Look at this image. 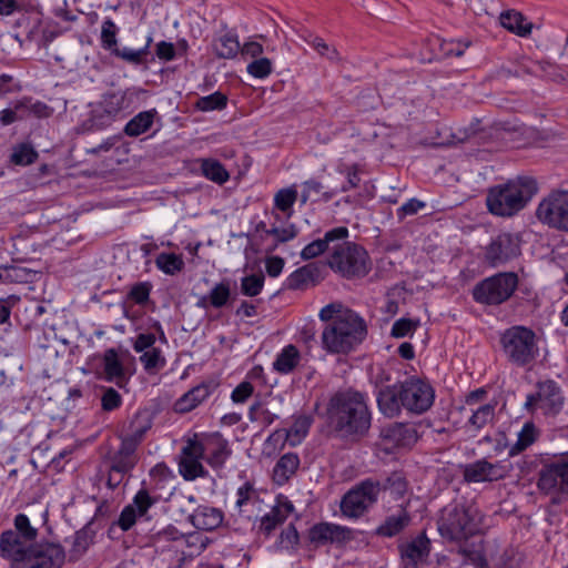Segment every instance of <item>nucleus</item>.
<instances>
[{
  "mask_svg": "<svg viewBox=\"0 0 568 568\" xmlns=\"http://www.w3.org/2000/svg\"><path fill=\"white\" fill-rule=\"evenodd\" d=\"M348 237V229L345 226L334 227L324 234L323 239H317L307 244L301 252L304 261L315 258L327 250H332L335 242L344 241Z\"/></svg>",
  "mask_w": 568,
  "mask_h": 568,
  "instance_id": "4be33fe9",
  "label": "nucleus"
},
{
  "mask_svg": "<svg viewBox=\"0 0 568 568\" xmlns=\"http://www.w3.org/2000/svg\"><path fill=\"white\" fill-rule=\"evenodd\" d=\"M119 28L110 18L104 19L101 26V47L111 53L118 48Z\"/></svg>",
  "mask_w": 568,
  "mask_h": 568,
  "instance_id": "8fccbe9b",
  "label": "nucleus"
},
{
  "mask_svg": "<svg viewBox=\"0 0 568 568\" xmlns=\"http://www.w3.org/2000/svg\"><path fill=\"white\" fill-rule=\"evenodd\" d=\"M152 43V37H149L146 39V43L141 49H132L128 47L123 48H116L112 54L123 61H125L129 64L132 65H140L146 62V58L150 53V45Z\"/></svg>",
  "mask_w": 568,
  "mask_h": 568,
  "instance_id": "ea45409f",
  "label": "nucleus"
},
{
  "mask_svg": "<svg viewBox=\"0 0 568 568\" xmlns=\"http://www.w3.org/2000/svg\"><path fill=\"white\" fill-rule=\"evenodd\" d=\"M327 264L335 273L347 280L364 277L372 267L366 250L353 242L334 244Z\"/></svg>",
  "mask_w": 568,
  "mask_h": 568,
  "instance_id": "0eeeda50",
  "label": "nucleus"
},
{
  "mask_svg": "<svg viewBox=\"0 0 568 568\" xmlns=\"http://www.w3.org/2000/svg\"><path fill=\"white\" fill-rule=\"evenodd\" d=\"M215 54L222 59H233L240 52L241 45L235 34H224L213 44Z\"/></svg>",
  "mask_w": 568,
  "mask_h": 568,
  "instance_id": "37998d69",
  "label": "nucleus"
},
{
  "mask_svg": "<svg viewBox=\"0 0 568 568\" xmlns=\"http://www.w3.org/2000/svg\"><path fill=\"white\" fill-rule=\"evenodd\" d=\"M327 322L322 332L323 348L333 354H346L359 345L367 334L364 320L341 303L324 306L318 314Z\"/></svg>",
  "mask_w": 568,
  "mask_h": 568,
  "instance_id": "f257e3e1",
  "label": "nucleus"
},
{
  "mask_svg": "<svg viewBox=\"0 0 568 568\" xmlns=\"http://www.w3.org/2000/svg\"><path fill=\"white\" fill-rule=\"evenodd\" d=\"M38 159V152L30 143H19L13 146L10 161L16 165H30Z\"/></svg>",
  "mask_w": 568,
  "mask_h": 568,
  "instance_id": "49530a36",
  "label": "nucleus"
},
{
  "mask_svg": "<svg viewBox=\"0 0 568 568\" xmlns=\"http://www.w3.org/2000/svg\"><path fill=\"white\" fill-rule=\"evenodd\" d=\"M517 286V274L498 273L477 283L473 290V297L479 304L499 305L510 298Z\"/></svg>",
  "mask_w": 568,
  "mask_h": 568,
  "instance_id": "6e6552de",
  "label": "nucleus"
},
{
  "mask_svg": "<svg viewBox=\"0 0 568 568\" xmlns=\"http://www.w3.org/2000/svg\"><path fill=\"white\" fill-rule=\"evenodd\" d=\"M403 568H420L427 564L430 554V540L425 532L399 546Z\"/></svg>",
  "mask_w": 568,
  "mask_h": 568,
  "instance_id": "6ab92c4d",
  "label": "nucleus"
},
{
  "mask_svg": "<svg viewBox=\"0 0 568 568\" xmlns=\"http://www.w3.org/2000/svg\"><path fill=\"white\" fill-rule=\"evenodd\" d=\"M410 521L409 514L402 509L397 514L388 516L376 529V534L382 537H393L400 532Z\"/></svg>",
  "mask_w": 568,
  "mask_h": 568,
  "instance_id": "72a5a7b5",
  "label": "nucleus"
},
{
  "mask_svg": "<svg viewBox=\"0 0 568 568\" xmlns=\"http://www.w3.org/2000/svg\"><path fill=\"white\" fill-rule=\"evenodd\" d=\"M138 518H140L138 513L130 505H126L120 514L118 525L122 530L126 531L133 527Z\"/></svg>",
  "mask_w": 568,
  "mask_h": 568,
  "instance_id": "774afa93",
  "label": "nucleus"
},
{
  "mask_svg": "<svg viewBox=\"0 0 568 568\" xmlns=\"http://www.w3.org/2000/svg\"><path fill=\"white\" fill-rule=\"evenodd\" d=\"M200 171L207 180L222 185L230 179V174L224 165L215 159H199Z\"/></svg>",
  "mask_w": 568,
  "mask_h": 568,
  "instance_id": "f704fd0d",
  "label": "nucleus"
},
{
  "mask_svg": "<svg viewBox=\"0 0 568 568\" xmlns=\"http://www.w3.org/2000/svg\"><path fill=\"white\" fill-rule=\"evenodd\" d=\"M230 297V284L223 281L215 284L212 290L201 298L200 304L204 307L212 306L214 308H222L227 304Z\"/></svg>",
  "mask_w": 568,
  "mask_h": 568,
  "instance_id": "c9c22d12",
  "label": "nucleus"
},
{
  "mask_svg": "<svg viewBox=\"0 0 568 568\" xmlns=\"http://www.w3.org/2000/svg\"><path fill=\"white\" fill-rule=\"evenodd\" d=\"M483 515L473 503H457L444 507L437 520L439 535L449 541H462L480 531Z\"/></svg>",
  "mask_w": 568,
  "mask_h": 568,
  "instance_id": "39448f33",
  "label": "nucleus"
},
{
  "mask_svg": "<svg viewBox=\"0 0 568 568\" xmlns=\"http://www.w3.org/2000/svg\"><path fill=\"white\" fill-rule=\"evenodd\" d=\"M296 200L297 191L294 187L282 189L274 196V206L290 219Z\"/></svg>",
  "mask_w": 568,
  "mask_h": 568,
  "instance_id": "3c124183",
  "label": "nucleus"
},
{
  "mask_svg": "<svg viewBox=\"0 0 568 568\" xmlns=\"http://www.w3.org/2000/svg\"><path fill=\"white\" fill-rule=\"evenodd\" d=\"M129 359L126 351L108 348L102 356L103 378L122 387L129 379L125 363Z\"/></svg>",
  "mask_w": 568,
  "mask_h": 568,
  "instance_id": "a211bd4d",
  "label": "nucleus"
},
{
  "mask_svg": "<svg viewBox=\"0 0 568 568\" xmlns=\"http://www.w3.org/2000/svg\"><path fill=\"white\" fill-rule=\"evenodd\" d=\"M300 359L301 355L298 349L294 345H287L277 355L273 367L281 374H288L297 366Z\"/></svg>",
  "mask_w": 568,
  "mask_h": 568,
  "instance_id": "a19ab883",
  "label": "nucleus"
},
{
  "mask_svg": "<svg viewBox=\"0 0 568 568\" xmlns=\"http://www.w3.org/2000/svg\"><path fill=\"white\" fill-rule=\"evenodd\" d=\"M381 438L387 448L410 447L417 442V432L410 425L394 423L382 428Z\"/></svg>",
  "mask_w": 568,
  "mask_h": 568,
  "instance_id": "412c9836",
  "label": "nucleus"
},
{
  "mask_svg": "<svg viewBox=\"0 0 568 568\" xmlns=\"http://www.w3.org/2000/svg\"><path fill=\"white\" fill-rule=\"evenodd\" d=\"M402 398L403 393L400 384L382 388L377 396V404L381 413L389 418L398 416L402 408H404L402 405Z\"/></svg>",
  "mask_w": 568,
  "mask_h": 568,
  "instance_id": "a878e982",
  "label": "nucleus"
},
{
  "mask_svg": "<svg viewBox=\"0 0 568 568\" xmlns=\"http://www.w3.org/2000/svg\"><path fill=\"white\" fill-rule=\"evenodd\" d=\"M520 254V241L517 235L501 233L486 247L485 258L491 266H499Z\"/></svg>",
  "mask_w": 568,
  "mask_h": 568,
  "instance_id": "f3484780",
  "label": "nucleus"
},
{
  "mask_svg": "<svg viewBox=\"0 0 568 568\" xmlns=\"http://www.w3.org/2000/svg\"><path fill=\"white\" fill-rule=\"evenodd\" d=\"M264 286V275L260 274H251L242 278L241 281V291L245 296H256L258 295Z\"/></svg>",
  "mask_w": 568,
  "mask_h": 568,
  "instance_id": "4d7b16f0",
  "label": "nucleus"
},
{
  "mask_svg": "<svg viewBox=\"0 0 568 568\" xmlns=\"http://www.w3.org/2000/svg\"><path fill=\"white\" fill-rule=\"evenodd\" d=\"M227 104V98L221 92H214L210 95L201 97L195 108L203 112H210L215 110H223Z\"/></svg>",
  "mask_w": 568,
  "mask_h": 568,
  "instance_id": "864d4df0",
  "label": "nucleus"
},
{
  "mask_svg": "<svg viewBox=\"0 0 568 568\" xmlns=\"http://www.w3.org/2000/svg\"><path fill=\"white\" fill-rule=\"evenodd\" d=\"M256 497L254 487L251 483L246 481L236 490L235 506L239 511H243L244 507L248 505Z\"/></svg>",
  "mask_w": 568,
  "mask_h": 568,
  "instance_id": "052dcab7",
  "label": "nucleus"
},
{
  "mask_svg": "<svg viewBox=\"0 0 568 568\" xmlns=\"http://www.w3.org/2000/svg\"><path fill=\"white\" fill-rule=\"evenodd\" d=\"M537 191L538 186L534 179L520 176L489 189L486 197L487 207L494 215L509 217L521 211Z\"/></svg>",
  "mask_w": 568,
  "mask_h": 568,
  "instance_id": "20e7f679",
  "label": "nucleus"
},
{
  "mask_svg": "<svg viewBox=\"0 0 568 568\" xmlns=\"http://www.w3.org/2000/svg\"><path fill=\"white\" fill-rule=\"evenodd\" d=\"M122 405V397L118 390L112 387L103 388L101 396V406L105 412H112Z\"/></svg>",
  "mask_w": 568,
  "mask_h": 568,
  "instance_id": "bf43d9fd",
  "label": "nucleus"
},
{
  "mask_svg": "<svg viewBox=\"0 0 568 568\" xmlns=\"http://www.w3.org/2000/svg\"><path fill=\"white\" fill-rule=\"evenodd\" d=\"M213 388L210 384H200L183 396L174 404V409L179 413H189L203 403L212 393Z\"/></svg>",
  "mask_w": 568,
  "mask_h": 568,
  "instance_id": "7c9ffc66",
  "label": "nucleus"
},
{
  "mask_svg": "<svg viewBox=\"0 0 568 568\" xmlns=\"http://www.w3.org/2000/svg\"><path fill=\"white\" fill-rule=\"evenodd\" d=\"M326 414L329 425L345 436H363L371 427L367 397L354 389L335 393L328 402Z\"/></svg>",
  "mask_w": 568,
  "mask_h": 568,
  "instance_id": "7ed1b4c3",
  "label": "nucleus"
},
{
  "mask_svg": "<svg viewBox=\"0 0 568 568\" xmlns=\"http://www.w3.org/2000/svg\"><path fill=\"white\" fill-rule=\"evenodd\" d=\"M190 521L196 529L213 530L223 521L222 511L210 506H199L190 516Z\"/></svg>",
  "mask_w": 568,
  "mask_h": 568,
  "instance_id": "c756f323",
  "label": "nucleus"
},
{
  "mask_svg": "<svg viewBox=\"0 0 568 568\" xmlns=\"http://www.w3.org/2000/svg\"><path fill=\"white\" fill-rule=\"evenodd\" d=\"M34 540H24L19 532H2L0 550L10 560L11 568H61L65 560L64 549L58 544L32 545Z\"/></svg>",
  "mask_w": 568,
  "mask_h": 568,
  "instance_id": "f03ea898",
  "label": "nucleus"
},
{
  "mask_svg": "<svg viewBox=\"0 0 568 568\" xmlns=\"http://www.w3.org/2000/svg\"><path fill=\"white\" fill-rule=\"evenodd\" d=\"M505 475L503 466L493 464L485 458L463 466V478L466 483H485L501 479Z\"/></svg>",
  "mask_w": 568,
  "mask_h": 568,
  "instance_id": "aec40b11",
  "label": "nucleus"
},
{
  "mask_svg": "<svg viewBox=\"0 0 568 568\" xmlns=\"http://www.w3.org/2000/svg\"><path fill=\"white\" fill-rule=\"evenodd\" d=\"M266 235L273 236L275 240L274 248L280 243H286L294 240L298 235V229L295 224L290 223L283 227L272 225L271 229L265 231Z\"/></svg>",
  "mask_w": 568,
  "mask_h": 568,
  "instance_id": "5fc2aeb1",
  "label": "nucleus"
},
{
  "mask_svg": "<svg viewBox=\"0 0 568 568\" xmlns=\"http://www.w3.org/2000/svg\"><path fill=\"white\" fill-rule=\"evenodd\" d=\"M13 27L19 30L16 34L17 39L21 36L38 45H47L57 37L51 28V21L44 18L40 8L34 6L27 7L14 21Z\"/></svg>",
  "mask_w": 568,
  "mask_h": 568,
  "instance_id": "1a4fd4ad",
  "label": "nucleus"
},
{
  "mask_svg": "<svg viewBox=\"0 0 568 568\" xmlns=\"http://www.w3.org/2000/svg\"><path fill=\"white\" fill-rule=\"evenodd\" d=\"M496 403H486L476 408H471V415L468 418L467 425L475 430H480L488 424L493 423L495 418Z\"/></svg>",
  "mask_w": 568,
  "mask_h": 568,
  "instance_id": "58836bf2",
  "label": "nucleus"
},
{
  "mask_svg": "<svg viewBox=\"0 0 568 568\" xmlns=\"http://www.w3.org/2000/svg\"><path fill=\"white\" fill-rule=\"evenodd\" d=\"M174 478L173 473L165 464H156L150 470V489L162 490Z\"/></svg>",
  "mask_w": 568,
  "mask_h": 568,
  "instance_id": "09e8293b",
  "label": "nucleus"
},
{
  "mask_svg": "<svg viewBox=\"0 0 568 568\" xmlns=\"http://www.w3.org/2000/svg\"><path fill=\"white\" fill-rule=\"evenodd\" d=\"M300 466V458L295 453L284 454L273 468V479L277 485L286 484L296 473Z\"/></svg>",
  "mask_w": 568,
  "mask_h": 568,
  "instance_id": "2f4dec72",
  "label": "nucleus"
},
{
  "mask_svg": "<svg viewBox=\"0 0 568 568\" xmlns=\"http://www.w3.org/2000/svg\"><path fill=\"white\" fill-rule=\"evenodd\" d=\"M254 393V386L247 381L241 382L231 393V400L239 405L244 404Z\"/></svg>",
  "mask_w": 568,
  "mask_h": 568,
  "instance_id": "680f3d73",
  "label": "nucleus"
},
{
  "mask_svg": "<svg viewBox=\"0 0 568 568\" xmlns=\"http://www.w3.org/2000/svg\"><path fill=\"white\" fill-rule=\"evenodd\" d=\"M403 398L402 405L413 414H423L428 410L435 398L433 387L418 378H409L400 383Z\"/></svg>",
  "mask_w": 568,
  "mask_h": 568,
  "instance_id": "ddd939ff",
  "label": "nucleus"
},
{
  "mask_svg": "<svg viewBox=\"0 0 568 568\" xmlns=\"http://www.w3.org/2000/svg\"><path fill=\"white\" fill-rule=\"evenodd\" d=\"M536 217L550 229L568 233V191H551L539 202Z\"/></svg>",
  "mask_w": 568,
  "mask_h": 568,
  "instance_id": "9b49d317",
  "label": "nucleus"
},
{
  "mask_svg": "<svg viewBox=\"0 0 568 568\" xmlns=\"http://www.w3.org/2000/svg\"><path fill=\"white\" fill-rule=\"evenodd\" d=\"M416 326L417 323L413 322L412 320L399 318L393 324L392 336L396 338L405 337L412 334L415 331Z\"/></svg>",
  "mask_w": 568,
  "mask_h": 568,
  "instance_id": "69168bd1",
  "label": "nucleus"
},
{
  "mask_svg": "<svg viewBox=\"0 0 568 568\" xmlns=\"http://www.w3.org/2000/svg\"><path fill=\"white\" fill-rule=\"evenodd\" d=\"M499 22L506 30L521 38L529 37L534 28V24L516 10L503 11L499 16Z\"/></svg>",
  "mask_w": 568,
  "mask_h": 568,
  "instance_id": "c85d7f7f",
  "label": "nucleus"
},
{
  "mask_svg": "<svg viewBox=\"0 0 568 568\" xmlns=\"http://www.w3.org/2000/svg\"><path fill=\"white\" fill-rule=\"evenodd\" d=\"M160 499V496H152L146 488H141L131 504H129L140 517L146 515L148 510Z\"/></svg>",
  "mask_w": 568,
  "mask_h": 568,
  "instance_id": "603ef678",
  "label": "nucleus"
},
{
  "mask_svg": "<svg viewBox=\"0 0 568 568\" xmlns=\"http://www.w3.org/2000/svg\"><path fill=\"white\" fill-rule=\"evenodd\" d=\"M209 445L213 447L210 456L207 457L209 465L213 468L222 467L231 455L227 442L222 438L221 435L214 434L210 436Z\"/></svg>",
  "mask_w": 568,
  "mask_h": 568,
  "instance_id": "e433bc0d",
  "label": "nucleus"
},
{
  "mask_svg": "<svg viewBox=\"0 0 568 568\" xmlns=\"http://www.w3.org/2000/svg\"><path fill=\"white\" fill-rule=\"evenodd\" d=\"M321 268L315 263L306 264L295 270L288 277L286 286L290 290H304L320 282Z\"/></svg>",
  "mask_w": 568,
  "mask_h": 568,
  "instance_id": "cd10ccee",
  "label": "nucleus"
},
{
  "mask_svg": "<svg viewBox=\"0 0 568 568\" xmlns=\"http://www.w3.org/2000/svg\"><path fill=\"white\" fill-rule=\"evenodd\" d=\"M205 447L197 440L196 435L190 438L182 448L179 470L185 480H194L197 477H204L206 471L201 463L204 456Z\"/></svg>",
  "mask_w": 568,
  "mask_h": 568,
  "instance_id": "dca6fc26",
  "label": "nucleus"
},
{
  "mask_svg": "<svg viewBox=\"0 0 568 568\" xmlns=\"http://www.w3.org/2000/svg\"><path fill=\"white\" fill-rule=\"evenodd\" d=\"M155 265L168 275H174L184 268L182 255L175 253H160L155 258Z\"/></svg>",
  "mask_w": 568,
  "mask_h": 568,
  "instance_id": "a18cd8bd",
  "label": "nucleus"
},
{
  "mask_svg": "<svg viewBox=\"0 0 568 568\" xmlns=\"http://www.w3.org/2000/svg\"><path fill=\"white\" fill-rule=\"evenodd\" d=\"M537 485L545 494L568 496V455L546 464L539 473Z\"/></svg>",
  "mask_w": 568,
  "mask_h": 568,
  "instance_id": "4468645a",
  "label": "nucleus"
},
{
  "mask_svg": "<svg viewBox=\"0 0 568 568\" xmlns=\"http://www.w3.org/2000/svg\"><path fill=\"white\" fill-rule=\"evenodd\" d=\"M156 115L158 111L155 109L138 113L125 124L123 130L124 134L136 138L148 132L152 128Z\"/></svg>",
  "mask_w": 568,
  "mask_h": 568,
  "instance_id": "473e14b6",
  "label": "nucleus"
},
{
  "mask_svg": "<svg viewBox=\"0 0 568 568\" xmlns=\"http://www.w3.org/2000/svg\"><path fill=\"white\" fill-rule=\"evenodd\" d=\"M312 424V416H296L294 418L292 426L288 429L274 432L268 436L266 444H270L271 442H277L285 437V440H287L291 446L300 445L303 442V439L307 436Z\"/></svg>",
  "mask_w": 568,
  "mask_h": 568,
  "instance_id": "b1692460",
  "label": "nucleus"
},
{
  "mask_svg": "<svg viewBox=\"0 0 568 568\" xmlns=\"http://www.w3.org/2000/svg\"><path fill=\"white\" fill-rule=\"evenodd\" d=\"M118 116H115L111 111L103 105V101L101 100L95 109L92 110L91 116L89 119L90 128L94 130H103L110 126Z\"/></svg>",
  "mask_w": 568,
  "mask_h": 568,
  "instance_id": "de8ad7c7",
  "label": "nucleus"
},
{
  "mask_svg": "<svg viewBox=\"0 0 568 568\" xmlns=\"http://www.w3.org/2000/svg\"><path fill=\"white\" fill-rule=\"evenodd\" d=\"M145 95L146 91L144 89L130 87L124 90L108 92L103 94L101 100L103 105L119 119L138 109Z\"/></svg>",
  "mask_w": 568,
  "mask_h": 568,
  "instance_id": "2eb2a0df",
  "label": "nucleus"
},
{
  "mask_svg": "<svg viewBox=\"0 0 568 568\" xmlns=\"http://www.w3.org/2000/svg\"><path fill=\"white\" fill-rule=\"evenodd\" d=\"M246 72L255 79H265L273 72V62L265 57L252 60L246 65Z\"/></svg>",
  "mask_w": 568,
  "mask_h": 568,
  "instance_id": "6e6d98bb",
  "label": "nucleus"
},
{
  "mask_svg": "<svg viewBox=\"0 0 568 568\" xmlns=\"http://www.w3.org/2000/svg\"><path fill=\"white\" fill-rule=\"evenodd\" d=\"M500 344L507 361L518 367L531 365L539 356L536 333L526 326L515 325L505 329Z\"/></svg>",
  "mask_w": 568,
  "mask_h": 568,
  "instance_id": "423d86ee",
  "label": "nucleus"
},
{
  "mask_svg": "<svg viewBox=\"0 0 568 568\" xmlns=\"http://www.w3.org/2000/svg\"><path fill=\"white\" fill-rule=\"evenodd\" d=\"M539 430L531 422H526L518 433L516 443L509 448V456H516L531 446L538 438Z\"/></svg>",
  "mask_w": 568,
  "mask_h": 568,
  "instance_id": "4c0bfd02",
  "label": "nucleus"
},
{
  "mask_svg": "<svg viewBox=\"0 0 568 568\" xmlns=\"http://www.w3.org/2000/svg\"><path fill=\"white\" fill-rule=\"evenodd\" d=\"M14 532H19L24 540H36L37 529L30 525L29 518L24 514H19L14 518Z\"/></svg>",
  "mask_w": 568,
  "mask_h": 568,
  "instance_id": "13d9d810",
  "label": "nucleus"
},
{
  "mask_svg": "<svg viewBox=\"0 0 568 568\" xmlns=\"http://www.w3.org/2000/svg\"><path fill=\"white\" fill-rule=\"evenodd\" d=\"M27 8L24 0H0V16L10 17L14 13H22Z\"/></svg>",
  "mask_w": 568,
  "mask_h": 568,
  "instance_id": "338daca9",
  "label": "nucleus"
},
{
  "mask_svg": "<svg viewBox=\"0 0 568 568\" xmlns=\"http://www.w3.org/2000/svg\"><path fill=\"white\" fill-rule=\"evenodd\" d=\"M564 406V395L554 381L538 383L537 390L527 395L525 408L544 415H556Z\"/></svg>",
  "mask_w": 568,
  "mask_h": 568,
  "instance_id": "f8f14e48",
  "label": "nucleus"
},
{
  "mask_svg": "<svg viewBox=\"0 0 568 568\" xmlns=\"http://www.w3.org/2000/svg\"><path fill=\"white\" fill-rule=\"evenodd\" d=\"M349 538V528L331 523L317 524L310 530V540L316 545L343 542Z\"/></svg>",
  "mask_w": 568,
  "mask_h": 568,
  "instance_id": "5701e85b",
  "label": "nucleus"
},
{
  "mask_svg": "<svg viewBox=\"0 0 568 568\" xmlns=\"http://www.w3.org/2000/svg\"><path fill=\"white\" fill-rule=\"evenodd\" d=\"M140 362L144 371L150 375L158 374L166 364L162 351L155 346L148 349L146 352H142Z\"/></svg>",
  "mask_w": 568,
  "mask_h": 568,
  "instance_id": "c03bdc74",
  "label": "nucleus"
},
{
  "mask_svg": "<svg viewBox=\"0 0 568 568\" xmlns=\"http://www.w3.org/2000/svg\"><path fill=\"white\" fill-rule=\"evenodd\" d=\"M381 484L366 479L349 489L341 501L342 514L352 519L362 517L378 499Z\"/></svg>",
  "mask_w": 568,
  "mask_h": 568,
  "instance_id": "9d476101",
  "label": "nucleus"
},
{
  "mask_svg": "<svg viewBox=\"0 0 568 568\" xmlns=\"http://www.w3.org/2000/svg\"><path fill=\"white\" fill-rule=\"evenodd\" d=\"M300 540L298 532L294 525H288L280 535L278 546L282 549H292L294 548Z\"/></svg>",
  "mask_w": 568,
  "mask_h": 568,
  "instance_id": "0e129e2a",
  "label": "nucleus"
},
{
  "mask_svg": "<svg viewBox=\"0 0 568 568\" xmlns=\"http://www.w3.org/2000/svg\"><path fill=\"white\" fill-rule=\"evenodd\" d=\"M294 507L291 501H278L270 513L261 518L258 530L268 537L273 530L282 525L293 511Z\"/></svg>",
  "mask_w": 568,
  "mask_h": 568,
  "instance_id": "bb28decb",
  "label": "nucleus"
},
{
  "mask_svg": "<svg viewBox=\"0 0 568 568\" xmlns=\"http://www.w3.org/2000/svg\"><path fill=\"white\" fill-rule=\"evenodd\" d=\"M151 288L152 285L150 283L140 282L131 287L128 296L136 304H144L150 297Z\"/></svg>",
  "mask_w": 568,
  "mask_h": 568,
  "instance_id": "e2e57ef3",
  "label": "nucleus"
},
{
  "mask_svg": "<svg viewBox=\"0 0 568 568\" xmlns=\"http://www.w3.org/2000/svg\"><path fill=\"white\" fill-rule=\"evenodd\" d=\"M151 418L148 412H138L130 422L129 433L124 436L141 444L143 436L151 428Z\"/></svg>",
  "mask_w": 568,
  "mask_h": 568,
  "instance_id": "79ce46f5",
  "label": "nucleus"
},
{
  "mask_svg": "<svg viewBox=\"0 0 568 568\" xmlns=\"http://www.w3.org/2000/svg\"><path fill=\"white\" fill-rule=\"evenodd\" d=\"M138 447L134 439L122 437L119 449L110 457L111 469L129 474L138 463Z\"/></svg>",
  "mask_w": 568,
  "mask_h": 568,
  "instance_id": "393cba45",
  "label": "nucleus"
}]
</instances>
